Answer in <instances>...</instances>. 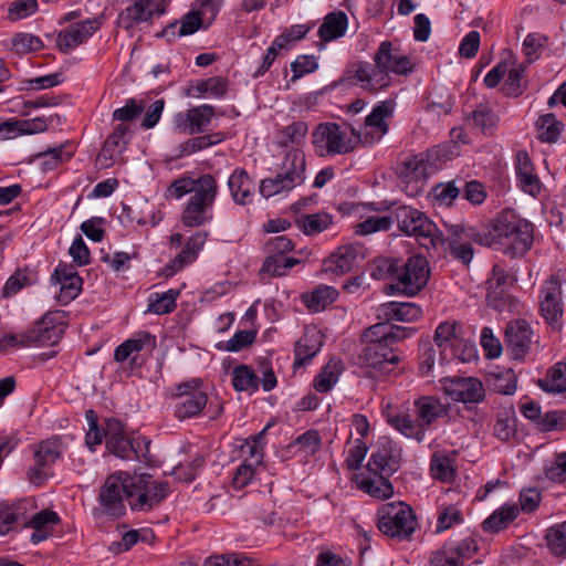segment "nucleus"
I'll use <instances>...</instances> for the list:
<instances>
[{
    "label": "nucleus",
    "instance_id": "1",
    "mask_svg": "<svg viewBox=\"0 0 566 566\" xmlns=\"http://www.w3.org/2000/svg\"><path fill=\"white\" fill-rule=\"evenodd\" d=\"M492 239V245H503L512 255H523L533 244V224L521 218L514 210L501 211L492 222V229L485 233Z\"/></svg>",
    "mask_w": 566,
    "mask_h": 566
},
{
    "label": "nucleus",
    "instance_id": "2",
    "mask_svg": "<svg viewBox=\"0 0 566 566\" xmlns=\"http://www.w3.org/2000/svg\"><path fill=\"white\" fill-rule=\"evenodd\" d=\"M392 44L384 41L375 53V65L367 62H359L354 70V80L357 85L369 92L376 93L385 90L391 84L390 73L396 59Z\"/></svg>",
    "mask_w": 566,
    "mask_h": 566
},
{
    "label": "nucleus",
    "instance_id": "3",
    "mask_svg": "<svg viewBox=\"0 0 566 566\" xmlns=\"http://www.w3.org/2000/svg\"><path fill=\"white\" fill-rule=\"evenodd\" d=\"M398 228L406 235L413 237L426 250H436L444 244L443 233L423 212L410 206H400L394 211Z\"/></svg>",
    "mask_w": 566,
    "mask_h": 566
},
{
    "label": "nucleus",
    "instance_id": "4",
    "mask_svg": "<svg viewBox=\"0 0 566 566\" xmlns=\"http://www.w3.org/2000/svg\"><path fill=\"white\" fill-rule=\"evenodd\" d=\"M128 505L133 512H149L170 493L169 483L150 474H129Z\"/></svg>",
    "mask_w": 566,
    "mask_h": 566
},
{
    "label": "nucleus",
    "instance_id": "5",
    "mask_svg": "<svg viewBox=\"0 0 566 566\" xmlns=\"http://www.w3.org/2000/svg\"><path fill=\"white\" fill-rule=\"evenodd\" d=\"M217 192L218 185L212 175L205 174L199 177V190L190 197L181 214L185 227L197 228L212 220L211 210Z\"/></svg>",
    "mask_w": 566,
    "mask_h": 566
},
{
    "label": "nucleus",
    "instance_id": "6",
    "mask_svg": "<svg viewBox=\"0 0 566 566\" xmlns=\"http://www.w3.org/2000/svg\"><path fill=\"white\" fill-rule=\"evenodd\" d=\"M416 526L413 511L403 502L386 503L378 509L377 527L390 538L409 539Z\"/></svg>",
    "mask_w": 566,
    "mask_h": 566
},
{
    "label": "nucleus",
    "instance_id": "7",
    "mask_svg": "<svg viewBox=\"0 0 566 566\" xmlns=\"http://www.w3.org/2000/svg\"><path fill=\"white\" fill-rule=\"evenodd\" d=\"M174 417L179 421L198 418L202 415L208 395L200 378H191L177 384L171 394Z\"/></svg>",
    "mask_w": 566,
    "mask_h": 566
},
{
    "label": "nucleus",
    "instance_id": "8",
    "mask_svg": "<svg viewBox=\"0 0 566 566\" xmlns=\"http://www.w3.org/2000/svg\"><path fill=\"white\" fill-rule=\"evenodd\" d=\"M129 473L117 471L106 478L99 489L98 502L104 515L119 518L126 513L129 494Z\"/></svg>",
    "mask_w": 566,
    "mask_h": 566
},
{
    "label": "nucleus",
    "instance_id": "9",
    "mask_svg": "<svg viewBox=\"0 0 566 566\" xmlns=\"http://www.w3.org/2000/svg\"><path fill=\"white\" fill-rule=\"evenodd\" d=\"M312 143L318 156L346 155L352 153L357 142L347 137L337 123H321L312 133Z\"/></svg>",
    "mask_w": 566,
    "mask_h": 566
},
{
    "label": "nucleus",
    "instance_id": "10",
    "mask_svg": "<svg viewBox=\"0 0 566 566\" xmlns=\"http://www.w3.org/2000/svg\"><path fill=\"white\" fill-rule=\"evenodd\" d=\"M66 446L62 438L54 436L33 446L34 464L27 472L29 481L41 485L52 475V465L61 458Z\"/></svg>",
    "mask_w": 566,
    "mask_h": 566
},
{
    "label": "nucleus",
    "instance_id": "11",
    "mask_svg": "<svg viewBox=\"0 0 566 566\" xmlns=\"http://www.w3.org/2000/svg\"><path fill=\"white\" fill-rule=\"evenodd\" d=\"M443 392L454 402H462L468 410L484 401L485 389L476 377H446L440 380Z\"/></svg>",
    "mask_w": 566,
    "mask_h": 566
},
{
    "label": "nucleus",
    "instance_id": "12",
    "mask_svg": "<svg viewBox=\"0 0 566 566\" xmlns=\"http://www.w3.org/2000/svg\"><path fill=\"white\" fill-rule=\"evenodd\" d=\"M105 440L106 447L112 454L126 460L140 459L144 455V448H147V443L144 440L128 438L117 419L107 420Z\"/></svg>",
    "mask_w": 566,
    "mask_h": 566
},
{
    "label": "nucleus",
    "instance_id": "13",
    "mask_svg": "<svg viewBox=\"0 0 566 566\" xmlns=\"http://www.w3.org/2000/svg\"><path fill=\"white\" fill-rule=\"evenodd\" d=\"M165 11V0H136L119 13L117 23L119 28L128 31L143 22L151 21Z\"/></svg>",
    "mask_w": 566,
    "mask_h": 566
},
{
    "label": "nucleus",
    "instance_id": "14",
    "mask_svg": "<svg viewBox=\"0 0 566 566\" xmlns=\"http://www.w3.org/2000/svg\"><path fill=\"white\" fill-rule=\"evenodd\" d=\"M214 114L211 105L203 104L179 112L174 116L172 130L178 134L196 135L203 133Z\"/></svg>",
    "mask_w": 566,
    "mask_h": 566
},
{
    "label": "nucleus",
    "instance_id": "15",
    "mask_svg": "<svg viewBox=\"0 0 566 566\" xmlns=\"http://www.w3.org/2000/svg\"><path fill=\"white\" fill-rule=\"evenodd\" d=\"M65 312L49 311L35 324L30 332L34 336L35 345H54L62 337L65 329Z\"/></svg>",
    "mask_w": 566,
    "mask_h": 566
},
{
    "label": "nucleus",
    "instance_id": "16",
    "mask_svg": "<svg viewBox=\"0 0 566 566\" xmlns=\"http://www.w3.org/2000/svg\"><path fill=\"white\" fill-rule=\"evenodd\" d=\"M101 18L75 22L62 29L56 38V45L63 53L69 52L86 42L102 27Z\"/></svg>",
    "mask_w": 566,
    "mask_h": 566
},
{
    "label": "nucleus",
    "instance_id": "17",
    "mask_svg": "<svg viewBox=\"0 0 566 566\" xmlns=\"http://www.w3.org/2000/svg\"><path fill=\"white\" fill-rule=\"evenodd\" d=\"M364 260V251L360 244H347L339 247L322 264V272L332 273L336 276L350 272L360 261Z\"/></svg>",
    "mask_w": 566,
    "mask_h": 566
},
{
    "label": "nucleus",
    "instance_id": "18",
    "mask_svg": "<svg viewBox=\"0 0 566 566\" xmlns=\"http://www.w3.org/2000/svg\"><path fill=\"white\" fill-rule=\"evenodd\" d=\"M358 360L363 366L381 373H390L400 358L394 352L391 345L363 344L358 354Z\"/></svg>",
    "mask_w": 566,
    "mask_h": 566
},
{
    "label": "nucleus",
    "instance_id": "19",
    "mask_svg": "<svg viewBox=\"0 0 566 566\" xmlns=\"http://www.w3.org/2000/svg\"><path fill=\"white\" fill-rule=\"evenodd\" d=\"M415 332V328L390 325L389 322L382 319V322L374 324L364 331L361 343L392 345L412 336Z\"/></svg>",
    "mask_w": 566,
    "mask_h": 566
},
{
    "label": "nucleus",
    "instance_id": "20",
    "mask_svg": "<svg viewBox=\"0 0 566 566\" xmlns=\"http://www.w3.org/2000/svg\"><path fill=\"white\" fill-rule=\"evenodd\" d=\"M400 453L389 439H381L377 450L371 453L368 470L375 475L390 476L399 469Z\"/></svg>",
    "mask_w": 566,
    "mask_h": 566
},
{
    "label": "nucleus",
    "instance_id": "21",
    "mask_svg": "<svg viewBox=\"0 0 566 566\" xmlns=\"http://www.w3.org/2000/svg\"><path fill=\"white\" fill-rule=\"evenodd\" d=\"M376 312L379 319L387 322H413L422 315V311L419 305L416 303L401 301H392L380 304Z\"/></svg>",
    "mask_w": 566,
    "mask_h": 566
},
{
    "label": "nucleus",
    "instance_id": "22",
    "mask_svg": "<svg viewBox=\"0 0 566 566\" xmlns=\"http://www.w3.org/2000/svg\"><path fill=\"white\" fill-rule=\"evenodd\" d=\"M533 332L527 321L517 319L507 325L505 337L515 358H522L528 352Z\"/></svg>",
    "mask_w": 566,
    "mask_h": 566
},
{
    "label": "nucleus",
    "instance_id": "23",
    "mask_svg": "<svg viewBox=\"0 0 566 566\" xmlns=\"http://www.w3.org/2000/svg\"><path fill=\"white\" fill-rule=\"evenodd\" d=\"M128 133L129 126L119 124L106 138L97 157L104 167L113 165L116 158L124 153L128 144Z\"/></svg>",
    "mask_w": 566,
    "mask_h": 566
},
{
    "label": "nucleus",
    "instance_id": "24",
    "mask_svg": "<svg viewBox=\"0 0 566 566\" xmlns=\"http://www.w3.org/2000/svg\"><path fill=\"white\" fill-rule=\"evenodd\" d=\"M396 107V101L392 98L377 103L371 113L365 118L366 127L371 129L373 140H380L389 129L386 123L387 118L392 117Z\"/></svg>",
    "mask_w": 566,
    "mask_h": 566
},
{
    "label": "nucleus",
    "instance_id": "25",
    "mask_svg": "<svg viewBox=\"0 0 566 566\" xmlns=\"http://www.w3.org/2000/svg\"><path fill=\"white\" fill-rule=\"evenodd\" d=\"M60 522V516L56 512L51 510H42L35 513L29 521L25 522V526L33 530L30 541L33 544H39L48 539L52 534V528Z\"/></svg>",
    "mask_w": 566,
    "mask_h": 566
},
{
    "label": "nucleus",
    "instance_id": "26",
    "mask_svg": "<svg viewBox=\"0 0 566 566\" xmlns=\"http://www.w3.org/2000/svg\"><path fill=\"white\" fill-rule=\"evenodd\" d=\"M430 279L429 261L423 255H412L407 262L400 260L399 283H428Z\"/></svg>",
    "mask_w": 566,
    "mask_h": 566
},
{
    "label": "nucleus",
    "instance_id": "27",
    "mask_svg": "<svg viewBox=\"0 0 566 566\" xmlns=\"http://www.w3.org/2000/svg\"><path fill=\"white\" fill-rule=\"evenodd\" d=\"M516 177L524 192L536 196L541 191V182L534 172L528 154L521 150L516 155Z\"/></svg>",
    "mask_w": 566,
    "mask_h": 566
},
{
    "label": "nucleus",
    "instance_id": "28",
    "mask_svg": "<svg viewBox=\"0 0 566 566\" xmlns=\"http://www.w3.org/2000/svg\"><path fill=\"white\" fill-rule=\"evenodd\" d=\"M207 240L206 232H198L190 237L185 248L178 253L174 261L164 270L165 276L169 277L180 270L186 263L193 261Z\"/></svg>",
    "mask_w": 566,
    "mask_h": 566
},
{
    "label": "nucleus",
    "instance_id": "29",
    "mask_svg": "<svg viewBox=\"0 0 566 566\" xmlns=\"http://www.w3.org/2000/svg\"><path fill=\"white\" fill-rule=\"evenodd\" d=\"M322 334L313 329H307L295 344L294 366L301 367L311 360L321 349L323 339Z\"/></svg>",
    "mask_w": 566,
    "mask_h": 566
},
{
    "label": "nucleus",
    "instance_id": "30",
    "mask_svg": "<svg viewBox=\"0 0 566 566\" xmlns=\"http://www.w3.org/2000/svg\"><path fill=\"white\" fill-rule=\"evenodd\" d=\"M415 407L417 419L424 428L431 426L439 418L447 416L449 412V407L441 403V401L434 397H421L416 400Z\"/></svg>",
    "mask_w": 566,
    "mask_h": 566
},
{
    "label": "nucleus",
    "instance_id": "31",
    "mask_svg": "<svg viewBox=\"0 0 566 566\" xmlns=\"http://www.w3.org/2000/svg\"><path fill=\"white\" fill-rule=\"evenodd\" d=\"M306 160L305 154L300 149H293L286 153L280 172L286 178H293L291 184L295 187H298L304 184L306 176Z\"/></svg>",
    "mask_w": 566,
    "mask_h": 566
},
{
    "label": "nucleus",
    "instance_id": "32",
    "mask_svg": "<svg viewBox=\"0 0 566 566\" xmlns=\"http://www.w3.org/2000/svg\"><path fill=\"white\" fill-rule=\"evenodd\" d=\"M228 187L235 203L247 205L250 202L254 184L244 169L237 168L233 170L229 177Z\"/></svg>",
    "mask_w": 566,
    "mask_h": 566
},
{
    "label": "nucleus",
    "instance_id": "33",
    "mask_svg": "<svg viewBox=\"0 0 566 566\" xmlns=\"http://www.w3.org/2000/svg\"><path fill=\"white\" fill-rule=\"evenodd\" d=\"M560 285H551L544 290L543 300L539 303L542 316L547 324L555 327L563 315L560 303Z\"/></svg>",
    "mask_w": 566,
    "mask_h": 566
},
{
    "label": "nucleus",
    "instance_id": "34",
    "mask_svg": "<svg viewBox=\"0 0 566 566\" xmlns=\"http://www.w3.org/2000/svg\"><path fill=\"white\" fill-rule=\"evenodd\" d=\"M444 227L447 228V237L443 235L444 243L448 242L449 247L453 242H461L467 240H474L482 245L491 247L492 239L485 237V233L479 232L475 228L465 227L463 223H447L444 222Z\"/></svg>",
    "mask_w": 566,
    "mask_h": 566
},
{
    "label": "nucleus",
    "instance_id": "35",
    "mask_svg": "<svg viewBox=\"0 0 566 566\" xmlns=\"http://www.w3.org/2000/svg\"><path fill=\"white\" fill-rule=\"evenodd\" d=\"M347 25L348 19L345 12H331L319 25L317 34L324 42L337 40L345 34Z\"/></svg>",
    "mask_w": 566,
    "mask_h": 566
},
{
    "label": "nucleus",
    "instance_id": "36",
    "mask_svg": "<svg viewBox=\"0 0 566 566\" xmlns=\"http://www.w3.org/2000/svg\"><path fill=\"white\" fill-rule=\"evenodd\" d=\"M156 346V336L148 332L138 333L118 345L114 352V359L118 363L125 361L132 354L143 350L145 347L154 348Z\"/></svg>",
    "mask_w": 566,
    "mask_h": 566
},
{
    "label": "nucleus",
    "instance_id": "37",
    "mask_svg": "<svg viewBox=\"0 0 566 566\" xmlns=\"http://www.w3.org/2000/svg\"><path fill=\"white\" fill-rule=\"evenodd\" d=\"M369 275L375 281H392L399 283L400 259L377 258L369 263Z\"/></svg>",
    "mask_w": 566,
    "mask_h": 566
},
{
    "label": "nucleus",
    "instance_id": "38",
    "mask_svg": "<svg viewBox=\"0 0 566 566\" xmlns=\"http://www.w3.org/2000/svg\"><path fill=\"white\" fill-rule=\"evenodd\" d=\"M30 504L28 500L12 504L0 503V535L8 534L19 520L24 518Z\"/></svg>",
    "mask_w": 566,
    "mask_h": 566
},
{
    "label": "nucleus",
    "instance_id": "39",
    "mask_svg": "<svg viewBox=\"0 0 566 566\" xmlns=\"http://www.w3.org/2000/svg\"><path fill=\"white\" fill-rule=\"evenodd\" d=\"M338 296V291L333 285H318L311 293L302 294V301L312 312H321L331 305Z\"/></svg>",
    "mask_w": 566,
    "mask_h": 566
},
{
    "label": "nucleus",
    "instance_id": "40",
    "mask_svg": "<svg viewBox=\"0 0 566 566\" xmlns=\"http://www.w3.org/2000/svg\"><path fill=\"white\" fill-rule=\"evenodd\" d=\"M517 504H506L495 510L482 524L486 532L497 533L509 526L520 514Z\"/></svg>",
    "mask_w": 566,
    "mask_h": 566
},
{
    "label": "nucleus",
    "instance_id": "41",
    "mask_svg": "<svg viewBox=\"0 0 566 566\" xmlns=\"http://www.w3.org/2000/svg\"><path fill=\"white\" fill-rule=\"evenodd\" d=\"M486 302L490 307L499 312H515L520 306L518 300L504 285H490Z\"/></svg>",
    "mask_w": 566,
    "mask_h": 566
},
{
    "label": "nucleus",
    "instance_id": "42",
    "mask_svg": "<svg viewBox=\"0 0 566 566\" xmlns=\"http://www.w3.org/2000/svg\"><path fill=\"white\" fill-rule=\"evenodd\" d=\"M180 295V290L169 289L166 292H154L148 296V305L145 313L164 315L171 313L176 308V301Z\"/></svg>",
    "mask_w": 566,
    "mask_h": 566
},
{
    "label": "nucleus",
    "instance_id": "43",
    "mask_svg": "<svg viewBox=\"0 0 566 566\" xmlns=\"http://www.w3.org/2000/svg\"><path fill=\"white\" fill-rule=\"evenodd\" d=\"M307 133L308 126L305 122H293L277 132L276 144L281 148L300 146L305 140Z\"/></svg>",
    "mask_w": 566,
    "mask_h": 566
},
{
    "label": "nucleus",
    "instance_id": "44",
    "mask_svg": "<svg viewBox=\"0 0 566 566\" xmlns=\"http://www.w3.org/2000/svg\"><path fill=\"white\" fill-rule=\"evenodd\" d=\"M537 129V138L543 143L558 142L563 130L564 124L558 120L552 113L541 115L535 124Z\"/></svg>",
    "mask_w": 566,
    "mask_h": 566
},
{
    "label": "nucleus",
    "instance_id": "45",
    "mask_svg": "<svg viewBox=\"0 0 566 566\" xmlns=\"http://www.w3.org/2000/svg\"><path fill=\"white\" fill-rule=\"evenodd\" d=\"M388 423L407 438L423 441L426 429L419 421L413 420L409 415H397L388 418Z\"/></svg>",
    "mask_w": 566,
    "mask_h": 566
},
{
    "label": "nucleus",
    "instance_id": "46",
    "mask_svg": "<svg viewBox=\"0 0 566 566\" xmlns=\"http://www.w3.org/2000/svg\"><path fill=\"white\" fill-rule=\"evenodd\" d=\"M297 263H300V261L294 258H287L285 255H269L265 259L260 273L263 280L281 277L286 275L287 271Z\"/></svg>",
    "mask_w": 566,
    "mask_h": 566
},
{
    "label": "nucleus",
    "instance_id": "47",
    "mask_svg": "<svg viewBox=\"0 0 566 566\" xmlns=\"http://www.w3.org/2000/svg\"><path fill=\"white\" fill-rule=\"evenodd\" d=\"M538 386L546 392L562 394L566 391V363H556L546 377L538 380Z\"/></svg>",
    "mask_w": 566,
    "mask_h": 566
},
{
    "label": "nucleus",
    "instance_id": "48",
    "mask_svg": "<svg viewBox=\"0 0 566 566\" xmlns=\"http://www.w3.org/2000/svg\"><path fill=\"white\" fill-rule=\"evenodd\" d=\"M322 447V440L318 431L307 430L306 432L298 436L289 446L294 453H298L302 458H310L316 454Z\"/></svg>",
    "mask_w": 566,
    "mask_h": 566
},
{
    "label": "nucleus",
    "instance_id": "49",
    "mask_svg": "<svg viewBox=\"0 0 566 566\" xmlns=\"http://www.w3.org/2000/svg\"><path fill=\"white\" fill-rule=\"evenodd\" d=\"M494 436L503 441H510L516 433V418L512 408L500 411L493 427Z\"/></svg>",
    "mask_w": 566,
    "mask_h": 566
},
{
    "label": "nucleus",
    "instance_id": "50",
    "mask_svg": "<svg viewBox=\"0 0 566 566\" xmlns=\"http://www.w3.org/2000/svg\"><path fill=\"white\" fill-rule=\"evenodd\" d=\"M333 222V217L326 212L303 214L295 220V223L307 235L321 233Z\"/></svg>",
    "mask_w": 566,
    "mask_h": 566
},
{
    "label": "nucleus",
    "instance_id": "51",
    "mask_svg": "<svg viewBox=\"0 0 566 566\" xmlns=\"http://www.w3.org/2000/svg\"><path fill=\"white\" fill-rule=\"evenodd\" d=\"M232 386L237 391H256L259 378L254 370L247 365L235 367L231 373Z\"/></svg>",
    "mask_w": 566,
    "mask_h": 566
},
{
    "label": "nucleus",
    "instance_id": "52",
    "mask_svg": "<svg viewBox=\"0 0 566 566\" xmlns=\"http://www.w3.org/2000/svg\"><path fill=\"white\" fill-rule=\"evenodd\" d=\"M360 489L373 497L385 500L394 494V486L388 476L376 475L374 479H363Z\"/></svg>",
    "mask_w": 566,
    "mask_h": 566
},
{
    "label": "nucleus",
    "instance_id": "53",
    "mask_svg": "<svg viewBox=\"0 0 566 566\" xmlns=\"http://www.w3.org/2000/svg\"><path fill=\"white\" fill-rule=\"evenodd\" d=\"M545 539L549 552L554 556L566 558V522L549 527Z\"/></svg>",
    "mask_w": 566,
    "mask_h": 566
},
{
    "label": "nucleus",
    "instance_id": "54",
    "mask_svg": "<svg viewBox=\"0 0 566 566\" xmlns=\"http://www.w3.org/2000/svg\"><path fill=\"white\" fill-rule=\"evenodd\" d=\"M292 178H286L280 171L270 178H264L260 184V193L264 198H270L279 193L289 192L296 188L291 184Z\"/></svg>",
    "mask_w": 566,
    "mask_h": 566
},
{
    "label": "nucleus",
    "instance_id": "55",
    "mask_svg": "<svg viewBox=\"0 0 566 566\" xmlns=\"http://www.w3.org/2000/svg\"><path fill=\"white\" fill-rule=\"evenodd\" d=\"M265 430L266 429H263L258 434L251 436L245 440V443L241 448L245 462L251 463L256 467L262 464L263 441H264Z\"/></svg>",
    "mask_w": 566,
    "mask_h": 566
},
{
    "label": "nucleus",
    "instance_id": "56",
    "mask_svg": "<svg viewBox=\"0 0 566 566\" xmlns=\"http://www.w3.org/2000/svg\"><path fill=\"white\" fill-rule=\"evenodd\" d=\"M452 459L443 453H434L430 461V472L433 479L450 482L454 478L455 470Z\"/></svg>",
    "mask_w": 566,
    "mask_h": 566
},
{
    "label": "nucleus",
    "instance_id": "57",
    "mask_svg": "<svg viewBox=\"0 0 566 566\" xmlns=\"http://www.w3.org/2000/svg\"><path fill=\"white\" fill-rule=\"evenodd\" d=\"M526 70L524 63L511 70L507 69V78L505 80L501 91L507 97H517L523 94L525 84L522 83Z\"/></svg>",
    "mask_w": 566,
    "mask_h": 566
},
{
    "label": "nucleus",
    "instance_id": "58",
    "mask_svg": "<svg viewBox=\"0 0 566 566\" xmlns=\"http://www.w3.org/2000/svg\"><path fill=\"white\" fill-rule=\"evenodd\" d=\"M472 119L484 135H492L500 120L499 116L486 104L476 106L472 112Z\"/></svg>",
    "mask_w": 566,
    "mask_h": 566
},
{
    "label": "nucleus",
    "instance_id": "59",
    "mask_svg": "<svg viewBox=\"0 0 566 566\" xmlns=\"http://www.w3.org/2000/svg\"><path fill=\"white\" fill-rule=\"evenodd\" d=\"M444 545L454 559H457L459 566H463L464 562L472 558L478 552L476 542L472 537H467L462 541H449Z\"/></svg>",
    "mask_w": 566,
    "mask_h": 566
},
{
    "label": "nucleus",
    "instance_id": "60",
    "mask_svg": "<svg viewBox=\"0 0 566 566\" xmlns=\"http://www.w3.org/2000/svg\"><path fill=\"white\" fill-rule=\"evenodd\" d=\"M340 375V361L331 360L315 378L314 387L318 392L329 391Z\"/></svg>",
    "mask_w": 566,
    "mask_h": 566
},
{
    "label": "nucleus",
    "instance_id": "61",
    "mask_svg": "<svg viewBox=\"0 0 566 566\" xmlns=\"http://www.w3.org/2000/svg\"><path fill=\"white\" fill-rule=\"evenodd\" d=\"M35 345L34 336L30 329L19 334L4 333L0 331V355H6L10 349Z\"/></svg>",
    "mask_w": 566,
    "mask_h": 566
},
{
    "label": "nucleus",
    "instance_id": "62",
    "mask_svg": "<svg viewBox=\"0 0 566 566\" xmlns=\"http://www.w3.org/2000/svg\"><path fill=\"white\" fill-rule=\"evenodd\" d=\"M463 516L461 511L455 505H442L439 507L436 533H442L453 525L462 523Z\"/></svg>",
    "mask_w": 566,
    "mask_h": 566
},
{
    "label": "nucleus",
    "instance_id": "63",
    "mask_svg": "<svg viewBox=\"0 0 566 566\" xmlns=\"http://www.w3.org/2000/svg\"><path fill=\"white\" fill-rule=\"evenodd\" d=\"M493 389L503 395H513L516 391L517 376L512 368L492 374Z\"/></svg>",
    "mask_w": 566,
    "mask_h": 566
},
{
    "label": "nucleus",
    "instance_id": "64",
    "mask_svg": "<svg viewBox=\"0 0 566 566\" xmlns=\"http://www.w3.org/2000/svg\"><path fill=\"white\" fill-rule=\"evenodd\" d=\"M394 220L390 216H371L356 226V233L367 235L377 231L389 230Z\"/></svg>",
    "mask_w": 566,
    "mask_h": 566
}]
</instances>
